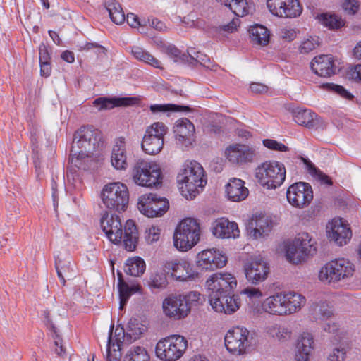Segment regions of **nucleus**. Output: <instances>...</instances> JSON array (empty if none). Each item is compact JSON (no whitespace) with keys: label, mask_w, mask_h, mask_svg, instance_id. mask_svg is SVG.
<instances>
[{"label":"nucleus","mask_w":361,"mask_h":361,"mask_svg":"<svg viewBox=\"0 0 361 361\" xmlns=\"http://www.w3.org/2000/svg\"><path fill=\"white\" fill-rule=\"evenodd\" d=\"M310 312L312 317L317 322L328 320L333 315V312L326 302L313 305L310 308Z\"/></svg>","instance_id":"obj_41"},{"label":"nucleus","mask_w":361,"mask_h":361,"mask_svg":"<svg viewBox=\"0 0 361 361\" xmlns=\"http://www.w3.org/2000/svg\"><path fill=\"white\" fill-rule=\"evenodd\" d=\"M313 344L314 340L312 334L307 332L302 333L298 340L297 350L311 353Z\"/></svg>","instance_id":"obj_50"},{"label":"nucleus","mask_w":361,"mask_h":361,"mask_svg":"<svg viewBox=\"0 0 361 361\" xmlns=\"http://www.w3.org/2000/svg\"><path fill=\"white\" fill-rule=\"evenodd\" d=\"M293 119L298 124L310 129L323 128L326 126L325 121L310 109H296L293 113Z\"/></svg>","instance_id":"obj_27"},{"label":"nucleus","mask_w":361,"mask_h":361,"mask_svg":"<svg viewBox=\"0 0 361 361\" xmlns=\"http://www.w3.org/2000/svg\"><path fill=\"white\" fill-rule=\"evenodd\" d=\"M140 288L138 286H129L123 282L121 279L118 283L119 298L123 300H128V298L134 293L138 292Z\"/></svg>","instance_id":"obj_55"},{"label":"nucleus","mask_w":361,"mask_h":361,"mask_svg":"<svg viewBox=\"0 0 361 361\" xmlns=\"http://www.w3.org/2000/svg\"><path fill=\"white\" fill-rule=\"evenodd\" d=\"M267 5L274 16L280 18H296L302 11L298 0H267Z\"/></svg>","instance_id":"obj_18"},{"label":"nucleus","mask_w":361,"mask_h":361,"mask_svg":"<svg viewBox=\"0 0 361 361\" xmlns=\"http://www.w3.org/2000/svg\"><path fill=\"white\" fill-rule=\"evenodd\" d=\"M295 243L307 255H312L316 252V247L311 236L307 233H299L295 240Z\"/></svg>","instance_id":"obj_40"},{"label":"nucleus","mask_w":361,"mask_h":361,"mask_svg":"<svg viewBox=\"0 0 361 361\" xmlns=\"http://www.w3.org/2000/svg\"><path fill=\"white\" fill-rule=\"evenodd\" d=\"M307 255L293 241L288 245L286 250V259L295 264L301 263Z\"/></svg>","instance_id":"obj_43"},{"label":"nucleus","mask_w":361,"mask_h":361,"mask_svg":"<svg viewBox=\"0 0 361 361\" xmlns=\"http://www.w3.org/2000/svg\"><path fill=\"white\" fill-rule=\"evenodd\" d=\"M355 270V265L349 259H336L322 267L319 273V279L326 283L335 284L350 279Z\"/></svg>","instance_id":"obj_4"},{"label":"nucleus","mask_w":361,"mask_h":361,"mask_svg":"<svg viewBox=\"0 0 361 361\" xmlns=\"http://www.w3.org/2000/svg\"><path fill=\"white\" fill-rule=\"evenodd\" d=\"M189 107L172 104H152L150 106V110L152 113L167 111H185L189 110Z\"/></svg>","instance_id":"obj_53"},{"label":"nucleus","mask_w":361,"mask_h":361,"mask_svg":"<svg viewBox=\"0 0 361 361\" xmlns=\"http://www.w3.org/2000/svg\"><path fill=\"white\" fill-rule=\"evenodd\" d=\"M273 225L271 219L264 214H254L249 219L247 230L250 237L254 239L264 238L269 235Z\"/></svg>","instance_id":"obj_21"},{"label":"nucleus","mask_w":361,"mask_h":361,"mask_svg":"<svg viewBox=\"0 0 361 361\" xmlns=\"http://www.w3.org/2000/svg\"><path fill=\"white\" fill-rule=\"evenodd\" d=\"M250 37L253 44L258 45H266L270 39L269 30L261 25H255L249 30Z\"/></svg>","instance_id":"obj_35"},{"label":"nucleus","mask_w":361,"mask_h":361,"mask_svg":"<svg viewBox=\"0 0 361 361\" xmlns=\"http://www.w3.org/2000/svg\"><path fill=\"white\" fill-rule=\"evenodd\" d=\"M177 182L182 195L186 199H192L207 183L204 169L197 161L185 163L177 176Z\"/></svg>","instance_id":"obj_2"},{"label":"nucleus","mask_w":361,"mask_h":361,"mask_svg":"<svg viewBox=\"0 0 361 361\" xmlns=\"http://www.w3.org/2000/svg\"><path fill=\"white\" fill-rule=\"evenodd\" d=\"M167 131L168 128L162 122H154L148 126L141 142L142 151L149 155L160 153L164 147V136Z\"/></svg>","instance_id":"obj_10"},{"label":"nucleus","mask_w":361,"mask_h":361,"mask_svg":"<svg viewBox=\"0 0 361 361\" xmlns=\"http://www.w3.org/2000/svg\"><path fill=\"white\" fill-rule=\"evenodd\" d=\"M226 194L229 200L240 202L246 199L249 195V190L243 180L233 178L226 185Z\"/></svg>","instance_id":"obj_31"},{"label":"nucleus","mask_w":361,"mask_h":361,"mask_svg":"<svg viewBox=\"0 0 361 361\" xmlns=\"http://www.w3.org/2000/svg\"><path fill=\"white\" fill-rule=\"evenodd\" d=\"M263 145L267 148L271 150H276L279 152H286L288 150L287 146L284 144L279 142L275 140L272 139H265L263 140Z\"/></svg>","instance_id":"obj_60"},{"label":"nucleus","mask_w":361,"mask_h":361,"mask_svg":"<svg viewBox=\"0 0 361 361\" xmlns=\"http://www.w3.org/2000/svg\"><path fill=\"white\" fill-rule=\"evenodd\" d=\"M317 19L329 29H338L344 25L343 20L335 14L322 13L317 16Z\"/></svg>","instance_id":"obj_48"},{"label":"nucleus","mask_w":361,"mask_h":361,"mask_svg":"<svg viewBox=\"0 0 361 361\" xmlns=\"http://www.w3.org/2000/svg\"><path fill=\"white\" fill-rule=\"evenodd\" d=\"M201 228L199 221L185 218L176 226L173 236V245L179 251L186 252L195 246L200 240Z\"/></svg>","instance_id":"obj_3"},{"label":"nucleus","mask_w":361,"mask_h":361,"mask_svg":"<svg viewBox=\"0 0 361 361\" xmlns=\"http://www.w3.org/2000/svg\"><path fill=\"white\" fill-rule=\"evenodd\" d=\"M111 163L116 170H126L128 167L126 145L125 138L123 137L115 140L111 155Z\"/></svg>","instance_id":"obj_28"},{"label":"nucleus","mask_w":361,"mask_h":361,"mask_svg":"<svg viewBox=\"0 0 361 361\" xmlns=\"http://www.w3.org/2000/svg\"><path fill=\"white\" fill-rule=\"evenodd\" d=\"M230 10L237 16L243 17L251 14L255 11L254 4L247 0H234Z\"/></svg>","instance_id":"obj_42"},{"label":"nucleus","mask_w":361,"mask_h":361,"mask_svg":"<svg viewBox=\"0 0 361 361\" xmlns=\"http://www.w3.org/2000/svg\"><path fill=\"white\" fill-rule=\"evenodd\" d=\"M267 334L273 338L283 342L290 338L291 331L285 326L274 324L267 328Z\"/></svg>","instance_id":"obj_46"},{"label":"nucleus","mask_w":361,"mask_h":361,"mask_svg":"<svg viewBox=\"0 0 361 361\" xmlns=\"http://www.w3.org/2000/svg\"><path fill=\"white\" fill-rule=\"evenodd\" d=\"M137 102L135 97L108 98L101 97L94 100L93 105L99 111L111 109L116 106H128Z\"/></svg>","instance_id":"obj_33"},{"label":"nucleus","mask_w":361,"mask_h":361,"mask_svg":"<svg viewBox=\"0 0 361 361\" xmlns=\"http://www.w3.org/2000/svg\"><path fill=\"white\" fill-rule=\"evenodd\" d=\"M302 160L305 166V169L312 176L317 178L322 183L328 185H332L331 178L326 174L324 173L319 169H317L312 162L306 159H302Z\"/></svg>","instance_id":"obj_47"},{"label":"nucleus","mask_w":361,"mask_h":361,"mask_svg":"<svg viewBox=\"0 0 361 361\" xmlns=\"http://www.w3.org/2000/svg\"><path fill=\"white\" fill-rule=\"evenodd\" d=\"M284 300V313L289 316L300 312L306 304V298L302 294L295 291H283Z\"/></svg>","instance_id":"obj_32"},{"label":"nucleus","mask_w":361,"mask_h":361,"mask_svg":"<svg viewBox=\"0 0 361 361\" xmlns=\"http://www.w3.org/2000/svg\"><path fill=\"white\" fill-rule=\"evenodd\" d=\"M350 348V341L348 339H343L334 346L327 356V360L329 361H344L346 359L347 353Z\"/></svg>","instance_id":"obj_37"},{"label":"nucleus","mask_w":361,"mask_h":361,"mask_svg":"<svg viewBox=\"0 0 361 361\" xmlns=\"http://www.w3.org/2000/svg\"><path fill=\"white\" fill-rule=\"evenodd\" d=\"M101 227L106 238L113 243L123 244L128 251H133L137 243L138 233L133 221L128 220L123 231L120 217L105 212L100 220Z\"/></svg>","instance_id":"obj_1"},{"label":"nucleus","mask_w":361,"mask_h":361,"mask_svg":"<svg viewBox=\"0 0 361 361\" xmlns=\"http://www.w3.org/2000/svg\"><path fill=\"white\" fill-rule=\"evenodd\" d=\"M93 155L94 154H89L81 150H78L75 153L71 151L70 173H75L77 170L86 171L91 169L94 165Z\"/></svg>","instance_id":"obj_29"},{"label":"nucleus","mask_w":361,"mask_h":361,"mask_svg":"<svg viewBox=\"0 0 361 361\" xmlns=\"http://www.w3.org/2000/svg\"><path fill=\"white\" fill-rule=\"evenodd\" d=\"M104 146L102 134L100 130L92 126L82 127L73 135L71 152L78 150L94 154Z\"/></svg>","instance_id":"obj_8"},{"label":"nucleus","mask_w":361,"mask_h":361,"mask_svg":"<svg viewBox=\"0 0 361 361\" xmlns=\"http://www.w3.org/2000/svg\"><path fill=\"white\" fill-rule=\"evenodd\" d=\"M326 86L329 90L338 94L343 99L351 100L354 97V96L350 92H348L341 85H336L334 83H328L326 85Z\"/></svg>","instance_id":"obj_58"},{"label":"nucleus","mask_w":361,"mask_h":361,"mask_svg":"<svg viewBox=\"0 0 361 361\" xmlns=\"http://www.w3.org/2000/svg\"><path fill=\"white\" fill-rule=\"evenodd\" d=\"M137 208L143 215L153 218L163 216L169 209V203L165 197L149 193L140 197Z\"/></svg>","instance_id":"obj_13"},{"label":"nucleus","mask_w":361,"mask_h":361,"mask_svg":"<svg viewBox=\"0 0 361 361\" xmlns=\"http://www.w3.org/2000/svg\"><path fill=\"white\" fill-rule=\"evenodd\" d=\"M241 293L246 295L250 299H258L262 296V292L256 288H246Z\"/></svg>","instance_id":"obj_64"},{"label":"nucleus","mask_w":361,"mask_h":361,"mask_svg":"<svg viewBox=\"0 0 361 361\" xmlns=\"http://www.w3.org/2000/svg\"><path fill=\"white\" fill-rule=\"evenodd\" d=\"M237 284L234 275L228 272H217L206 280L205 288L207 295H224L232 294Z\"/></svg>","instance_id":"obj_12"},{"label":"nucleus","mask_w":361,"mask_h":361,"mask_svg":"<svg viewBox=\"0 0 361 361\" xmlns=\"http://www.w3.org/2000/svg\"><path fill=\"white\" fill-rule=\"evenodd\" d=\"M132 178L139 186L152 188L161 183V170L157 163L140 159L133 166Z\"/></svg>","instance_id":"obj_5"},{"label":"nucleus","mask_w":361,"mask_h":361,"mask_svg":"<svg viewBox=\"0 0 361 361\" xmlns=\"http://www.w3.org/2000/svg\"><path fill=\"white\" fill-rule=\"evenodd\" d=\"M133 57L141 62L145 63L157 68H161V62L143 48L134 46L130 48Z\"/></svg>","instance_id":"obj_36"},{"label":"nucleus","mask_w":361,"mask_h":361,"mask_svg":"<svg viewBox=\"0 0 361 361\" xmlns=\"http://www.w3.org/2000/svg\"><path fill=\"white\" fill-rule=\"evenodd\" d=\"M53 351L59 359H64L66 356V349L63 345L62 340L58 336H56L54 338Z\"/></svg>","instance_id":"obj_61"},{"label":"nucleus","mask_w":361,"mask_h":361,"mask_svg":"<svg viewBox=\"0 0 361 361\" xmlns=\"http://www.w3.org/2000/svg\"><path fill=\"white\" fill-rule=\"evenodd\" d=\"M145 267V262L142 258H129L125 264V272L133 276H140L144 273Z\"/></svg>","instance_id":"obj_39"},{"label":"nucleus","mask_w":361,"mask_h":361,"mask_svg":"<svg viewBox=\"0 0 361 361\" xmlns=\"http://www.w3.org/2000/svg\"><path fill=\"white\" fill-rule=\"evenodd\" d=\"M190 57L197 63H200V65L209 68L210 66L209 63H210L209 58L205 55L204 54L200 51H196L195 49H190L188 51Z\"/></svg>","instance_id":"obj_57"},{"label":"nucleus","mask_w":361,"mask_h":361,"mask_svg":"<svg viewBox=\"0 0 361 361\" xmlns=\"http://www.w3.org/2000/svg\"><path fill=\"white\" fill-rule=\"evenodd\" d=\"M105 7L111 20L116 24H121L126 20L121 4L115 0H106Z\"/></svg>","instance_id":"obj_38"},{"label":"nucleus","mask_w":361,"mask_h":361,"mask_svg":"<svg viewBox=\"0 0 361 361\" xmlns=\"http://www.w3.org/2000/svg\"><path fill=\"white\" fill-rule=\"evenodd\" d=\"M225 346L233 355L246 354L251 346L250 331L243 326H235L229 329L224 338Z\"/></svg>","instance_id":"obj_11"},{"label":"nucleus","mask_w":361,"mask_h":361,"mask_svg":"<svg viewBox=\"0 0 361 361\" xmlns=\"http://www.w3.org/2000/svg\"><path fill=\"white\" fill-rule=\"evenodd\" d=\"M147 350L141 346H133L123 357V361H149Z\"/></svg>","instance_id":"obj_44"},{"label":"nucleus","mask_w":361,"mask_h":361,"mask_svg":"<svg viewBox=\"0 0 361 361\" xmlns=\"http://www.w3.org/2000/svg\"><path fill=\"white\" fill-rule=\"evenodd\" d=\"M296 31L290 27H283L279 31V36L286 42L293 41L296 37Z\"/></svg>","instance_id":"obj_62"},{"label":"nucleus","mask_w":361,"mask_h":361,"mask_svg":"<svg viewBox=\"0 0 361 361\" xmlns=\"http://www.w3.org/2000/svg\"><path fill=\"white\" fill-rule=\"evenodd\" d=\"M187 348V339L183 336L174 334L159 341L156 345L155 353L161 360L176 361L183 356Z\"/></svg>","instance_id":"obj_7"},{"label":"nucleus","mask_w":361,"mask_h":361,"mask_svg":"<svg viewBox=\"0 0 361 361\" xmlns=\"http://www.w3.org/2000/svg\"><path fill=\"white\" fill-rule=\"evenodd\" d=\"M228 160L235 164L243 165L257 159L258 152L255 147L244 144H233L225 150Z\"/></svg>","instance_id":"obj_16"},{"label":"nucleus","mask_w":361,"mask_h":361,"mask_svg":"<svg viewBox=\"0 0 361 361\" xmlns=\"http://www.w3.org/2000/svg\"><path fill=\"white\" fill-rule=\"evenodd\" d=\"M286 197L292 206L302 209L309 205L312 200L313 191L309 183L298 182L289 186Z\"/></svg>","instance_id":"obj_15"},{"label":"nucleus","mask_w":361,"mask_h":361,"mask_svg":"<svg viewBox=\"0 0 361 361\" xmlns=\"http://www.w3.org/2000/svg\"><path fill=\"white\" fill-rule=\"evenodd\" d=\"M55 267L58 277L63 286L66 279H70L75 275L74 264L70 257L62 259L58 257L55 260Z\"/></svg>","instance_id":"obj_34"},{"label":"nucleus","mask_w":361,"mask_h":361,"mask_svg":"<svg viewBox=\"0 0 361 361\" xmlns=\"http://www.w3.org/2000/svg\"><path fill=\"white\" fill-rule=\"evenodd\" d=\"M167 284L168 281L164 273L152 274L148 281V286L151 289H163Z\"/></svg>","instance_id":"obj_52"},{"label":"nucleus","mask_w":361,"mask_h":361,"mask_svg":"<svg viewBox=\"0 0 361 361\" xmlns=\"http://www.w3.org/2000/svg\"><path fill=\"white\" fill-rule=\"evenodd\" d=\"M101 198L107 209L117 212L125 211L129 201L128 189L120 182L111 183L103 188Z\"/></svg>","instance_id":"obj_9"},{"label":"nucleus","mask_w":361,"mask_h":361,"mask_svg":"<svg viewBox=\"0 0 361 361\" xmlns=\"http://www.w3.org/2000/svg\"><path fill=\"white\" fill-rule=\"evenodd\" d=\"M164 271L180 281H192L198 276V273L185 259H176L166 262Z\"/></svg>","instance_id":"obj_17"},{"label":"nucleus","mask_w":361,"mask_h":361,"mask_svg":"<svg viewBox=\"0 0 361 361\" xmlns=\"http://www.w3.org/2000/svg\"><path fill=\"white\" fill-rule=\"evenodd\" d=\"M176 140L185 147L195 140V128L194 124L188 118L178 119L173 126Z\"/></svg>","instance_id":"obj_23"},{"label":"nucleus","mask_w":361,"mask_h":361,"mask_svg":"<svg viewBox=\"0 0 361 361\" xmlns=\"http://www.w3.org/2000/svg\"><path fill=\"white\" fill-rule=\"evenodd\" d=\"M126 337V331L120 327H116L113 334V327L110 329L106 348L107 361L117 360L121 357L120 350L122 343Z\"/></svg>","instance_id":"obj_24"},{"label":"nucleus","mask_w":361,"mask_h":361,"mask_svg":"<svg viewBox=\"0 0 361 361\" xmlns=\"http://www.w3.org/2000/svg\"><path fill=\"white\" fill-rule=\"evenodd\" d=\"M326 232L330 240L337 245H346L352 237L349 224L343 219H333L326 226Z\"/></svg>","instance_id":"obj_19"},{"label":"nucleus","mask_w":361,"mask_h":361,"mask_svg":"<svg viewBox=\"0 0 361 361\" xmlns=\"http://www.w3.org/2000/svg\"><path fill=\"white\" fill-rule=\"evenodd\" d=\"M244 271L246 279L252 284L257 285L267 278L269 267L262 258L256 257L245 263Z\"/></svg>","instance_id":"obj_20"},{"label":"nucleus","mask_w":361,"mask_h":361,"mask_svg":"<svg viewBox=\"0 0 361 361\" xmlns=\"http://www.w3.org/2000/svg\"><path fill=\"white\" fill-rule=\"evenodd\" d=\"M343 8L349 14H354L358 9L357 2L355 0H345L343 3Z\"/></svg>","instance_id":"obj_63"},{"label":"nucleus","mask_w":361,"mask_h":361,"mask_svg":"<svg viewBox=\"0 0 361 361\" xmlns=\"http://www.w3.org/2000/svg\"><path fill=\"white\" fill-rule=\"evenodd\" d=\"M212 234L218 238H237L240 235L238 224L226 218L215 220L212 226Z\"/></svg>","instance_id":"obj_25"},{"label":"nucleus","mask_w":361,"mask_h":361,"mask_svg":"<svg viewBox=\"0 0 361 361\" xmlns=\"http://www.w3.org/2000/svg\"><path fill=\"white\" fill-rule=\"evenodd\" d=\"M283 164L276 161H267L255 169V178L259 184L267 189L281 186L286 178Z\"/></svg>","instance_id":"obj_6"},{"label":"nucleus","mask_w":361,"mask_h":361,"mask_svg":"<svg viewBox=\"0 0 361 361\" xmlns=\"http://www.w3.org/2000/svg\"><path fill=\"white\" fill-rule=\"evenodd\" d=\"M319 46V39L317 36H307L304 37L299 46L301 54H308Z\"/></svg>","instance_id":"obj_51"},{"label":"nucleus","mask_w":361,"mask_h":361,"mask_svg":"<svg viewBox=\"0 0 361 361\" xmlns=\"http://www.w3.org/2000/svg\"><path fill=\"white\" fill-rule=\"evenodd\" d=\"M284 305L283 293L281 291L266 298L262 302L261 308L264 312L271 315L286 316Z\"/></svg>","instance_id":"obj_30"},{"label":"nucleus","mask_w":361,"mask_h":361,"mask_svg":"<svg viewBox=\"0 0 361 361\" xmlns=\"http://www.w3.org/2000/svg\"><path fill=\"white\" fill-rule=\"evenodd\" d=\"M312 71L321 77H330L336 73V64L331 55L315 56L310 63Z\"/></svg>","instance_id":"obj_26"},{"label":"nucleus","mask_w":361,"mask_h":361,"mask_svg":"<svg viewBox=\"0 0 361 361\" xmlns=\"http://www.w3.org/2000/svg\"><path fill=\"white\" fill-rule=\"evenodd\" d=\"M161 230L156 226H150L145 231V240L147 243L151 244L159 240Z\"/></svg>","instance_id":"obj_59"},{"label":"nucleus","mask_w":361,"mask_h":361,"mask_svg":"<svg viewBox=\"0 0 361 361\" xmlns=\"http://www.w3.org/2000/svg\"><path fill=\"white\" fill-rule=\"evenodd\" d=\"M241 305L240 299L238 295L233 294H227L224 299V306L225 310L223 311L224 314H231L239 310Z\"/></svg>","instance_id":"obj_49"},{"label":"nucleus","mask_w":361,"mask_h":361,"mask_svg":"<svg viewBox=\"0 0 361 361\" xmlns=\"http://www.w3.org/2000/svg\"><path fill=\"white\" fill-rule=\"evenodd\" d=\"M145 331L146 327L140 324L137 319H130L126 329V338L129 337L130 340L135 341Z\"/></svg>","instance_id":"obj_45"},{"label":"nucleus","mask_w":361,"mask_h":361,"mask_svg":"<svg viewBox=\"0 0 361 361\" xmlns=\"http://www.w3.org/2000/svg\"><path fill=\"white\" fill-rule=\"evenodd\" d=\"M227 259L222 251L215 248L206 249L197 255L195 264L201 271H213L226 266Z\"/></svg>","instance_id":"obj_14"},{"label":"nucleus","mask_w":361,"mask_h":361,"mask_svg":"<svg viewBox=\"0 0 361 361\" xmlns=\"http://www.w3.org/2000/svg\"><path fill=\"white\" fill-rule=\"evenodd\" d=\"M208 300L210 306L212 310L218 313H223V311L225 310V307L224 306V299L226 297V294L224 295H207Z\"/></svg>","instance_id":"obj_56"},{"label":"nucleus","mask_w":361,"mask_h":361,"mask_svg":"<svg viewBox=\"0 0 361 361\" xmlns=\"http://www.w3.org/2000/svg\"><path fill=\"white\" fill-rule=\"evenodd\" d=\"M164 314L173 319H180L189 314V309L179 295H169L162 302Z\"/></svg>","instance_id":"obj_22"},{"label":"nucleus","mask_w":361,"mask_h":361,"mask_svg":"<svg viewBox=\"0 0 361 361\" xmlns=\"http://www.w3.org/2000/svg\"><path fill=\"white\" fill-rule=\"evenodd\" d=\"M180 298L184 300V303L187 305L189 312L192 307H197L201 304V294L197 291H190L185 295H180Z\"/></svg>","instance_id":"obj_54"}]
</instances>
